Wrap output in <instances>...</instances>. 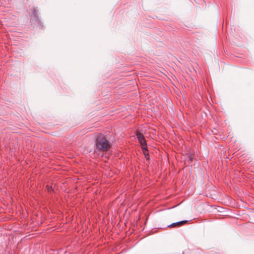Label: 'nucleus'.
<instances>
[{"instance_id":"f257e3e1","label":"nucleus","mask_w":254,"mask_h":254,"mask_svg":"<svg viewBox=\"0 0 254 254\" xmlns=\"http://www.w3.org/2000/svg\"><path fill=\"white\" fill-rule=\"evenodd\" d=\"M96 145L97 147L102 151H107L111 147L110 142L102 134L98 136L96 141Z\"/></svg>"},{"instance_id":"f03ea898","label":"nucleus","mask_w":254,"mask_h":254,"mask_svg":"<svg viewBox=\"0 0 254 254\" xmlns=\"http://www.w3.org/2000/svg\"><path fill=\"white\" fill-rule=\"evenodd\" d=\"M136 134L137 136V139L138 140L139 143H140V144L141 145L142 150L144 151H147V144H146V140L144 138L143 135L141 132H140V131L138 130L136 131Z\"/></svg>"},{"instance_id":"7ed1b4c3","label":"nucleus","mask_w":254,"mask_h":254,"mask_svg":"<svg viewBox=\"0 0 254 254\" xmlns=\"http://www.w3.org/2000/svg\"><path fill=\"white\" fill-rule=\"evenodd\" d=\"M187 222V221H180V222H178L174 223L170 225V226H171V227H176V226H181L182 224L186 223Z\"/></svg>"},{"instance_id":"20e7f679","label":"nucleus","mask_w":254,"mask_h":254,"mask_svg":"<svg viewBox=\"0 0 254 254\" xmlns=\"http://www.w3.org/2000/svg\"><path fill=\"white\" fill-rule=\"evenodd\" d=\"M35 14H36V10H35V9H34V10H33V14H34V15H35Z\"/></svg>"}]
</instances>
